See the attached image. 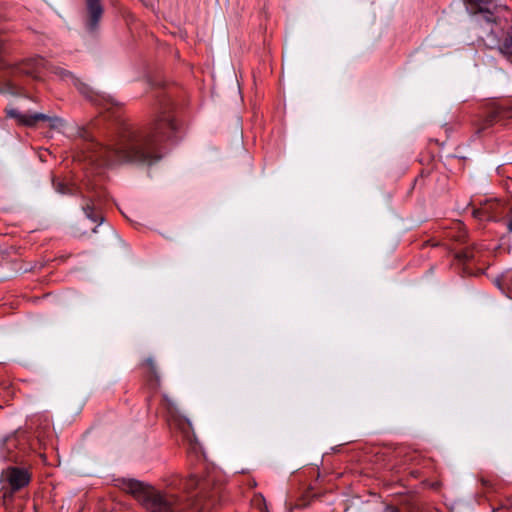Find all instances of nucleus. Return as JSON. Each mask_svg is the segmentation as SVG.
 <instances>
[{"label":"nucleus","instance_id":"nucleus-17","mask_svg":"<svg viewBox=\"0 0 512 512\" xmlns=\"http://www.w3.org/2000/svg\"><path fill=\"white\" fill-rule=\"evenodd\" d=\"M81 136H82L83 138H88V135H87V132H86V131H84V132H83V134H81Z\"/></svg>","mask_w":512,"mask_h":512},{"label":"nucleus","instance_id":"nucleus-3","mask_svg":"<svg viewBox=\"0 0 512 512\" xmlns=\"http://www.w3.org/2000/svg\"><path fill=\"white\" fill-rule=\"evenodd\" d=\"M43 70H49L51 73L59 76L61 79L71 81L82 94L89 96L87 86L80 82V80L76 78L71 72L61 67L50 65L42 57L36 56L25 59L16 64L14 68L15 73L32 76L34 78H37Z\"/></svg>","mask_w":512,"mask_h":512},{"label":"nucleus","instance_id":"nucleus-1","mask_svg":"<svg viewBox=\"0 0 512 512\" xmlns=\"http://www.w3.org/2000/svg\"><path fill=\"white\" fill-rule=\"evenodd\" d=\"M176 130L170 107H165L149 129L125 127L107 144L89 140L85 158L99 167L120 163L151 165L162 157L160 144L171 139Z\"/></svg>","mask_w":512,"mask_h":512},{"label":"nucleus","instance_id":"nucleus-6","mask_svg":"<svg viewBox=\"0 0 512 512\" xmlns=\"http://www.w3.org/2000/svg\"><path fill=\"white\" fill-rule=\"evenodd\" d=\"M85 27L89 33H94L99 27L103 15V6L100 0H86Z\"/></svg>","mask_w":512,"mask_h":512},{"label":"nucleus","instance_id":"nucleus-4","mask_svg":"<svg viewBox=\"0 0 512 512\" xmlns=\"http://www.w3.org/2000/svg\"><path fill=\"white\" fill-rule=\"evenodd\" d=\"M3 498L5 501L12 500L15 492L26 487L31 481V474L25 468L8 467L1 473Z\"/></svg>","mask_w":512,"mask_h":512},{"label":"nucleus","instance_id":"nucleus-15","mask_svg":"<svg viewBox=\"0 0 512 512\" xmlns=\"http://www.w3.org/2000/svg\"><path fill=\"white\" fill-rule=\"evenodd\" d=\"M507 230L509 232H512V207H511V210H510L509 219L507 221Z\"/></svg>","mask_w":512,"mask_h":512},{"label":"nucleus","instance_id":"nucleus-14","mask_svg":"<svg viewBox=\"0 0 512 512\" xmlns=\"http://www.w3.org/2000/svg\"><path fill=\"white\" fill-rule=\"evenodd\" d=\"M456 257H457L458 260L466 262V261H469V260H471L473 258V254H472L471 250L466 249L464 251H461V252L457 253Z\"/></svg>","mask_w":512,"mask_h":512},{"label":"nucleus","instance_id":"nucleus-7","mask_svg":"<svg viewBox=\"0 0 512 512\" xmlns=\"http://www.w3.org/2000/svg\"><path fill=\"white\" fill-rule=\"evenodd\" d=\"M8 115L18 120V122L25 126H34L38 121L50 120L51 118L42 113L23 114L16 109L8 112Z\"/></svg>","mask_w":512,"mask_h":512},{"label":"nucleus","instance_id":"nucleus-2","mask_svg":"<svg viewBox=\"0 0 512 512\" xmlns=\"http://www.w3.org/2000/svg\"><path fill=\"white\" fill-rule=\"evenodd\" d=\"M181 485L187 495H190L192 490L199 485V481L196 477L190 476L183 480ZM205 486L206 483L201 484V495L199 497L188 496V499L184 501L172 491L158 490L136 479H122L120 481L121 489L131 494L146 512H184L189 507L201 512L204 506L200 507V502L203 499L213 497V495L206 492Z\"/></svg>","mask_w":512,"mask_h":512},{"label":"nucleus","instance_id":"nucleus-11","mask_svg":"<svg viewBox=\"0 0 512 512\" xmlns=\"http://www.w3.org/2000/svg\"><path fill=\"white\" fill-rule=\"evenodd\" d=\"M420 509L415 503L403 504L401 509L395 506L387 505L385 512H419Z\"/></svg>","mask_w":512,"mask_h":512},{"label":"nucleus","instance_id":"nucleus-8","mask_svg":"<svg viewBox=\"0 0 512 512\" xmlns=\"http://www.w3.org/2000/svg\"><path fill=\"white\" fill-rule=\"evenodd\" d=\"M144 364L148 367L150 372V385L154 389H158L160 387V376L157 371L156 364L152 358H147Z\"/></svg>","mask_w":512,"mask_h":512},{"label":"nucleus","instance_id":"nucleus-9","mask_svg":"<svg viewBox=\"0 0 512 512\" xmlns=\"http://www.w3.org/2000/svg\"><path fill=\"white\" fill-rule=\"evenodd\" d=\"M501 54L512 63V26L499 48Z\"/></svg>","mask_w":512,"mask_h":512},{"label":"nucleus","instance_id":"nucleus-16","mask_svg":"<svg viewBox=\"0 0 512 512\" xmlns=\"http://www.w3.org/2000/svg\"><path fill=\"white\" fill-rule=\"evenodd\" d=\"M4 42L5 40L0 36V50L2 49Z\"/></svg>","mask_w":512,"mask_h":512},{"label":"nucleus","instance_id":"nucleus-12","mask_svg":"<svg viewBox=\"0 0 512 512\" xmlns=\"http://www.w3.org/2000/svg\"><path fill=\"white\" fill-rule=\"evenodd\" d=\"M473 216H474V218L479 219V220H489L492 218V214H491L488 206L474 209Z\"/></svg>","mask_w":512,"mask_h":512},{"label":"nucleus","instance_id":"nucleus-10","mask_svg":"<svg viewBox=\"0 0 512 512\" xmlns=\"http://www.w3.org/2000/svg\"><path fill=\"white\" fill-rule=\"evenodd\" d=\"M83 211L87 218L91 219L93 222L103 220L101 214L97 211L95 203L93 201L87 202L85 205H83Z\"/></svg>","mask_w":512,"mask_h":512},{"label":"nucleus","instance_id":"nucleus-5","mask_svg":"<svg viewBox=\"0 0 512 512\" xmlns=\"http://www.w3.org/2000/svg\"><path fill=\"white\" fill-rule=\"evenodd\" d=\"M162 398L164 405L170 414L172 424L181 431L184 438L189 442L192 448L195 449L197 440L193 432L191 422L187 418L177 415L175 403L167 394L164 393Z\"/></svg>","mask_w":512,"mask_h":512},{"label":"nucleus","instance_id":"nucleus-13","mask_svg":"<svg viewBox=\"0 0 512 512\" xmlns=\"http://www.w3.org/2000/svg\"><path fill=\"white\" fill-rule=\"evenodd\" d=\"M53 185L56 191L60 194H70L73 192L74 187L62 181L53 180Z\"/></svg>","mask_w":512,"mask_h":512}]
</instances>
